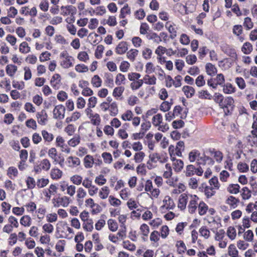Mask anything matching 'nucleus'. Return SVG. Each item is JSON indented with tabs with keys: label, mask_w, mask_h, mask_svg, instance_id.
Returning a JSON list of instances; mask_svg holds the SVG:
<instances>
[{
	"label": "nucleus",
	"mask_w": 257,
	"mask_h": 257,
	"mask_svg": "<svg viewBox=\"0 0 257 257\" xmlns=\"http://www.w3.org/2000/svg\"><path fill=\"white\" fill-rule=\"evenodd\" d=\"M60 65L64 69H68L73 66L74 58L70 56L67 51H63L60 54Z\"/></svg>",
	"instance_id": "obj_1"
},
{
	"label": "nucleus",
	"mask_w": 257,
	"mask_h": 257,
	"mask_svg": "<svg viewBox=\"0 0 257 257\" xmlns=\"http://www.w3.org/2000/svg\"><path fill=\"white\" fill-rule=\"evenodd\" d=\"M207 157L204 155H201L199 151L197 150H193L189 152L188 154V159L191 163L196 161L198 165H204L206 163Z\"/></svg>",
	"instance_id": "obj_2"
},
{
	"label": "nucleus",
	"mask_w": 257,
	"mask_h": 257,
	"mask_svg": "<svg viewBox=\"0 0 257 257\" xmlns=\"http://www.w3.org/2000/svg\"><path fill=\"white\" fill-rule=\"evenodd\" d=\"M175 204L173 199L169 196H165L160 207V211L163 213H166L169 210H173L175 208Z\"/></svg>",
	"instance_id": "obj_3"
},
{
	"label": "nucleus",
	"mask_w": 257,
	"mask_h": 257,
	"mask_svg": "<svg viewBox=\"0 0 257 257\" xmlns=\"http://www.w3.org/2000/svg\"><path fill=\"white\" fill-rule=\"evenodd\" d=\"M203 172V169L200 166L196 168L193 165H187L184 171L186 177H191L195 174L198 176H201Z\"/></svg>",
	"instance_id": "obj_4"
},
{
	"label": "nucleus",
	"mask_w": 257,
	"mask_h": 257,
	"mask_svg": "<svg viewBox=\"0 0 257 257\" xmlns=\"http://www.w3.org/2000/svg\"><path fill=\"white\" fill-rule=\"evenodd\" d=\"M199 197L196 195L190 194L188 200V209L190 213L193 214L195 212L198 206Z\"/></svg>",
	"instance_id": "obj_5"
},
{
	"label": "nucleus",
	"mask_w": 257,
	"mask_h": 257,
	"mask_svg": "<svg viewBox=\"0 0 257 257\" xmlns=\"http://www.w3.org/2000/svg\"><path fill=\"white\" fill-rule=\"evenodd\" d=\"M52 203L54 207L62 206L66 207L70 203V198L66 196L54 198L52 199Z\"/></svg>",
	"instance_id": "obj_6"
},
{
	"label": "nucleus",
	"mask_w": 257,
	"mask_h": 257,
	"mask_svg": "<svg viewBox=\"0 0 257 257\" xmlns=\"http://www.w3.org/2000/svg\"><path fill=\"white\" fill-rule=\"evenodd\" d=\"M145 191L147 192H150L152 197L154 198H158L160 191L158 188H153L152 182L150 180H148L145 185Z\"/></svg>",
	"instance_id": "obj_7"
},
{
	"label": "nucleus",
	"mask_w": 257,
	"mask_h": 257,
	"mask_svg": "<svg viewBox=\"0 0 257 257\" xmlns=\"http://www.w3.org/2000/svg\"><path fill=\"white\" fill-rule=\"evenodd\" d=\"M65 112V107L61 104L58 105L53 110V117L55 119H62L64 118Z\"/></svg>",
	"instance_id": "obj_8"
},
{
	"label": "nucleus",
	"mask_w": 257,
	"mask_h": 257,
	"mask_svg": "<svg viewBox=\"0 0 257 257\" xmlns=\"http://www.w3.org/2000/svg\"><path fill=\"white\" fill-rule=\"evenodd\" d=\"M200 191L204 192L205 195L207 198H210L214 196L216 193V190L212 186L207 185L206 184L203 183L201 187H199Z\"/></svg>",
	"instance_id": "obj_9"
},
{
	"label": "nucleus",
	"mask_w": 257,
	"mask_h": 257,
	"mask_svg": "<svg viewBox=\"0 0 257 257\" xmlns=\"http://www.w3.org/2000/svg\"><path fill=\"white\" fill-rule=\"evenodd\" d=\"M190 194L183 193L179 197L178 207L181 210H184L189 200Z\"/></svg>",
	"instance_id": "obj_10"
},
{
	"label": "nucleus",
	"mask_w": 257,
	"mask_h": 257,
	"mask_svg": "<svg viewBox=\"0 0 257 257\" xmlns=\"http://www.w3.org/2000/svg\"><path fill=\"white\" fill-rule=\"evenodd\" d=\"M36 118L38 123L40 125H46L48 122V114L46 111L42 109L36 113Z\"/></svg>",
	"instance_id": "obj_11"
},
{
	"label": "nucleus",
	"mask_w": 257,
	"mask_h": 257,
	"mask_svg": "<svg viewBox=\"0 0 257 257\" xmlns=\"http://www.w3.org/2000/svg\"><path fill=\"white\" fill-rule=\"evenodd\" d=\"M66 163L68 167L75 168L80 165L81 161L77 157L69 156L66 159Z\"/></svg>",
	"instance_id": "obj_12"
},
{
	"label": "nucleus",
	"mask_w": 257,
	"mask_h": 257,
	"mask_svg": "<svg viewBox=\"0 0 257 257\" xmlns=\"http://www.w3.org/2000/svg\"><path fill=\"white\" fill-rule=\"evenodd\" d=\"M57 187L55 185L51 184L50 185L48 189L44 190L43 194L46 197V201H49L51 199V195H54L57 193Z\"/></svg>",
	"instance_id": "obj_13"
},
{
	"label": "nucleus",
	"mask_w": 257,
	"mask_h": 257,
	"mask_svg": "<svg viewBox=\"0 0 257 257\" xmlns=\"http://www.w3.org/2000/svg\"><path fill=\"white\" fill-rule=\"evenodd\" d=\"M165 28L170 34V38L174 39L177 36V27L176 26L170 22H167L165 24Z\"/></svg>",
	"instance_id": "obj_14"
},
{
	"label": "nucleus",
	"mask_w": 257,
	"mask_h": 257,
	"mask_svg": "<svg viewBox=\"0 0 257 257\" xmlns=\"http://www.w3.org/2000/svg\"><path fill=\"white\" fill-rule=\"evenodd\" d=\"M210 155L214 158L218 163H220L223 159V154L219 151L215 149H210L209 150Z\"/></svg>",
	"instance_id": "obj_15"
},
{
	"label": "nucleus",
	"mask_w": 257,
	"mask_h": 257,
	"mask_svg": "<svg viewBox=\"0 0 257 257\" xmlns=\"http://www.w3.org/2000/svg\"><path fill=\"white\" fill-rule=\"evenodd\" d=\"M94 164V159L92 156L87 155L83 159V165L86 169H90Z\"/></svg>",
	"instance_id": "obj_16"
},
{
	"label": "nucleus",
	"mask_w": 257,
	"mask_h": 257,
	"mask_svg": "<svg viewBox=\"0 0 257 257\" xmlns=\"http://www.w3.org/2000/svg\"><path fill=\"white\" fill-rule=\"evenodd\" d=\"M127 49V43L126 42L122 41L116 46L115 48V52L119 55H121L125 53Z\"/></svg>",
	"instance_id": "obj_17"
},
{
	"label": "nucleus",
	"mask_w": 257,
	"mask_h": 257,
	"mask_svg": "<svg viewBox=\"0 0 257 257\" xmlns=\"http://www.w3.org/2000/svg\"><path fill=\"white\" fill-rule=\"evenodd\" d=\"M234 101L231 96L226 97L223 101L221 107L223 108L228 109L229 107L232 108L234 106Z\"/></svg>",
	"instance_id": "obj_18"
},
{
	"label": "nucleus",
	"mask_w": 257,
	"mask_h": 257,
	"mask_svg": "<svg viewBox=\"0 0 257 257\" xmlns=\"http://www.w3.org/2000/svg\"><path fill=\"white\" fill-rule=\"evenodd\" d=\"M171 159L173 161L174 170L177 172L181 171L183 168V162L181 160L176 159L175 158H173Z\"/></svg>",
	"instance_id": "obj_19"
},
{
	"label": "nucleus",
	"mask_w": 257,
	"mask_h": 257,
	"mask_svg": "<svg viewBox=\"0 0 257 257\" xmlns=\"http://www.w3.org/2000/svg\"><path fill=\"white\" fill-rule=\"evenodd\" d=\"M239 202V200L233 196H229L225 201L226 204L231 208H236Z\"/></svg>",
	"instance_id": "obj_20"
},
{
	"label": "nucleus",
	"mask_w": 257,
	"mask_h": 257,
	"mask_svg": "<svg viewBox=\"0 0 257 257\" xmlns=\"http://www.w3.org/2000/svg\"><path fill=\"white\" fill-rule=\"evenodd\" d=\"M63 172L58 168H53L50 173V176L53 180H59L62 176Z\"/></svg>",
	"instance_id": "obj_21"
},
{
	"label": "nucleus",
	"mask_w": 257,
	"mask_h": 257,
	"mask_svg": "<svg viewBox=\"0 0 257 257\" xmlns=\"http://www.w3.org/2000/svg\"><path fill=\"white\" fill-rule=\"evenodd\" d=\"M160 236L159 232L156 230L153 231L150 234V239L156 246L159 245L158 241L160 239Z\"/></svg>",
	"instance_id": "obj_22"
},
{
	"label": "nucleus",
	"mask_w": 257,
	"mask_h": 257,
	"mask_svg": "<svg viewBox=\"0 0 257 257\" xmlns=\"http://www.w3.org/2000/svg\"><path fill=\"white\" fill-rule=\"evenodd\" d=\"M146 37L148 40H152L155 43L157 44H159L162 41V39L161 38V36H159V35L154 32L147 34Z\"/></svg>",
	"instance_id": "obj_23"
},
{
	"label": "nucleus",
	"mask_w": 257,
	"mask_h": 257,
	"mask_svg": "<svg viewBox=\"0 0 257 257\" xmlns=\"http://www.w3.org/2000/svg\"><path fill=\"white\" fill-rule=\"evenodd\" d=\"M205 70L207 74L210 76H214L217 73L216 68L210 63H208L206 64Z\"/></svg>",
	"instance_id": "obj_24"
},
{
	"label": "nucleus",
	"mask_w": 257,
	"mask_h": 257,
	"mask_svg": "<svg viewBox=\"0 0 257 257\" xmlns=\"http://www.w3.org/2000/svg\"><path fill=\"white\" fill-rule=\"evenodd\" d=\"M182 91L187 98H191L195 93V89L190 86H184L182 88Z\"/></svg>",
	"instance_id": "obj_25"
},
{
	"label": "nucleus",
	"mask_w": 257,
	"mask_h": 257,
	"mask_svg": "<svg viewBox=\"0 0 257 257\" xmlns=\"http://www.w3.org/2000/svg\"><path fill=\"white\" fill-rule=\"evenodd\" d=\"M109 114L112 116H115L118 112L117 104L116 102L113 101L109 104Z\"/></svg>",
	"instance_id": "obj_26"
},
{
	"label": "nucleus",
	"mask_w": 257,
	"mask_h": 257,
	"mask_svg": "<svg viewBox=\"0 0 257 257\" xmlns=\"http://www.w3.org/2000/svg\"><path fill=\"white\" fill-rule=\"evenodd\" d=\"M87 195L86 192L85 190L82 187H79L78 188L77 190V201L79 203H82L83 202V200L84 198L86 197Z\"/></svg>",
	"instance_id": "obj_27"
},
{
	"label": "nucleus",
	"mask_w": 257,
	"mask_h": 257,
	"mask_svg": "<svg viewBox=\"0 0 257 257\" xmlns=\"http://www.w3.org/2000/svg\"><path fill=\"white\" fill-rule=\"evenodd\" d=\"M143 83H145L148 85H155L156 84L157 79L154 76H150L149 75H146L143 78Z\"/></svg>",
	"instance_id": "obj_28"
},
{
	"label": "nucleus",
	"mask_w": 257,
	"mask_h": 257,
	"mask_svg": "<svg viewBox=\"0 0 257 257\" xmlns=\"http://www.w3.org/2000/svg\"><path fill=\"white\" fill-rule=\"evenodd\" d=\"M208 209V205L203 201H200L198 204V210L200 215H205Z\"/></svg>",
	"instance_id": "obj_29"
},
{
	"label": "nucleus",
	"mask_w": 257,
	"mask_h": 257,
	"mask_svg": "<svg viewBox=\"0 0 257 257\" xmlns=\"http://www.w3.org/2000/svg\"><path fill=\"white\" fill-rule=\"evenodd\" d=\"M184 143L183 141H179L177 143L175 148V154L178 157L182 156V152L184 150Z\"/></svg>",
	"instance_id": "obj_30"
},
{
	"label": "nucleus",
	"mask_w": 257,
	"mask_h": 257,
	"mask_svg": "<svg viewBox=\"0 0 257 257\" xmlns=\"http://www.w3.org/2000/svg\"><path fill=\"white\" fill-rule=\"evenodd\" d=\"M140 230L141 234L144 236L143 237V240L146 241V239H145V237L147 238L150 232V228L149 226L147 224L144 223L141 225Z\"/></svg>",
	"instance_id": "obj_31"
},
{
	"label": "nucleus",
	"mask_w": 257,
	"mask_h": 257,
	"mask_svg": "<svg viewBox=\"0 0 257 257\" xmlns=\"http://www.w3.org/2000/svg\"><path fill=\"white\" fill-rule=\"evenodd\" d=\"M236 88L231 83H227L223 85V91L225 94H231L235 92Z\"/></svg>",
	"instance_id": "obj_32"
},
{
	"label": "nucleus",
	"mask_w": 257,
	"mask_h": 257,
	"mask_svg": "<svg viewBox=\"0 0 257 257\" xmlns=\"http://www.w3.org/2000/svg\"><path fill=\"white\" fill-rule=\"evenodd\" d=\"M240 192L243 200H248L251 196V191L247 187H243Z\"/></svg>",
	"instance_id": "obj_33"
},
{
	"label": "nucleus",
	"mask_w": 257,
	"mask_h": 257,
	"mask_svg": "<svg viewBox=\"0 0 257 257\" xmlns=\"http://www.w3.org/2000/svg\"><path fill=\"white\" fill-rule=\"evenodd\" d=\"M240 186L237 184H231L227 187V190L231 194H236L239 192Z\"/></svg>",
	"instance_id": "obj_34"
},
{
	"label": "nucleus",
	"mask_w": 257,
	"mask_h": 257,
	"mask_svg": "<svg viewBox=\"0 0 257 257\" xmlns=\"http://www.w3.org/2000/svg\"><path fill=\"white\" fill-rule=\"evenodd\" d=\"M41 134L45 142L50 143L54 140V135L46 130H42Z\"/></svg>",
	"instance_id": "obj_35"
},
{
	"label": "nucleus",
	"mask_w": 257,
	"mask_h": 257,
	"mask_svg": "<svg viewBox=\"0 0 257 257\" xmlns=\"http://www.w3.org/2000/svg\"><path fill=\"white\" fill-rule=\"evenodd\" d=\"M228 255L231 257H239L238 251L234 244H230L228 248Z\"/></svg>",
	"instance_id": "obj_36"
},
{
	"label": "nucleus",
	"mask_w": 257,
	"mask_h": 257,
	"mask_svg": "<svg viewBox=\"0 0 257 257\" xmlns=\"http://www.w3.org/2000/svg\"><path fill=\"white\" fill-rule=\"evenodd\" d=\"M176 246L177 248V252L179 254L184 253L187 248L185 244L182 240H178L176 242Z\"/></svg>",
	"instance_id": "obj_37"
},
{
	"label": "nucleus",
	"mask_w": 257,
	"mask_h": 257,
	"mask_svg": "<svg viewBox=\"0 0 257 257\" xmlns=\"http://www.w3.org/2000/svg\"><path fill=\"white\" fill-rule=\"evenodd\" d=\"M7 175L12 179H14L18 176V171L16 167H10L7 171Z\"/></svg>",
	"instance_id": "obj_38"
},
{
	"label": "nucleus",
	"mask_w": 257,
	"mask_h": 257,
	"mask_svg": "<svg viewBox=\"0 0 257 257\" xmlns=\"http://www.w3.org/2000/svg\"><path fill=\"white\" fill-rule=\"evenodd\" d=\"M162 121L163 116L160 113H158L153 117L152 123L155 126H159L162 123Z\"/></svg>",
	"instance_id": "obj_39"
},
{
	"label": "nucleus",
	"mask_w": 257,
	"mask_h": 257,
	"mask_svg": "<svg viewBox=\"0 0 257 257\" xmlns=\"http://www.w3.org/2000/svg\"><path fill=\"white\" fill-rule=\"evenodd\" d=\"M107 225L109 229L112 231L115 232L118 229V224L116 221L112 219H109L107 221Z\"/></svg>",
	"instance_id": "obj_40"
},
{
	"label": "nucleus",
	"mask_w": 257,
	"mask_h": 257,
	"mask_svg": "<svg viewBox=\"0 0 257 257\" xmlns=\"http://www.w3.org/2000/svg\"><path fill=\"white\" fill-rule=\"evenodd\" d=\"M19 51L23 54H27L30 52L31 48L26 42H23L20 45Z\"/></svg>",
	"instance_id": "obj_41"
},
{
	"label": "nucleus",
	"mask_w": 257,
	"mask_h": 257,
	"mask_svg": "<svg viewBox=\"0 0 257 257\" xmlns=\"http://www.w3.org/2000/svg\"><path fill=\"white\" fill-rule=\"evenodd\" d=\"M138 53L139 51L138 50L132 49L127 52L126 56L130 60L133 62L135 60L136 57L138 56Z\"/></svg>",
	"instance_id": "obj_42"
},
{
	"label": "nucleus",
	"mask_w": 257,
	"mask_h": 257,
	"mask_svg": "<svg viewBox=\"0 0 257 257\" xmlns=\"http://www.w3.org/2000/svg\"><path fill=\"white\" fill-rule=\"evenodd\" d=\"M6 71L8 75L13 77L17 71V67L14 65H8L6 67Z\"/></svg>",
	"instance_id": "obj_43"
},
{
	"label": "nucleus",
	"mask_w": 257,
	"mask_h": 257,
	"mask_svg": "<svg viewBox=\"0 0 257 257\" xmlns=\"http://www.w3.org/2000/svg\"><path fill=\"white\" fill-rule=\"evenodd\" d=\"M173 174L171 166L170 164L165 165V169L163 173V177L165 178H170Z\"/></svg>",
	"instance_id": "obj_44"
},
{
	"label": "nucleus",
	"mask_w": 257,
	"mask_h": 257,
	"mask_svg": "<svg viewBox=\"0 0 257 257\" xmlns=\"http://www.w3.org/2000/svg\"><path fill=\"white\" fill-rule=\"evenodd\" d=\"M252 46L249 42H245L243 44L241 50L245 54H249L252 51Z\"/></svg>",
	"instance_id": "obj_45"
},
{
	"label": "nucleus",
	"mask_w": 257,
	"mask_h": 257,
	"mask_svg": "<svg viewBox=\"0 0 257 257\" xmlns=\"http://www.w3.org/2000/svg\"><path fill=\"white\" fill-rule=\"evenodd\" d=\"M37 213V217L39 219H42L44 217V215L46 212V209L43 205H40L39 208L36 211Z\"/></svg>",
	"instance_id": "obj_46"
},
{
	"label": "nucleus",
	"mask_w": 257,
	"mask_h": 257,
	"mask_svg": "<svg viewBox=\"0 0 257 257\" xmlns=\"http://www.w3.org/2000/svg\"><path fill=\"white\" fill-rule=\"evenodd\" d=\"M32 219L29 215H24L20 219V223L24 226H30Z\"/></svg>",
	"instance_id": "obj_47"
},
{
	"label": "nucleus",
	"mask_w": 257,
	"mask_h": 257,
	"mask_svg": "<svg viewBox=\"0 0 257 257\" xmlns=\"http://www.w3.org/2000/svg\"><path fill=\"white\" fill-rule=\"evenodd\" d=\"M134 114L131 110H127L121 114V118L124 121H130L133 118Z\"/></svg>",
	"instance_id": "obj_48"
},
{
	"label": "nucleus",
	"mask_w": 257,
	"mask_h": 257,
	"mask_svg": "<svg viewBox=\"0 0 257 257\" xmlns=\"http://www.w3.org/2000/svg\"><path fill=\"white\" fill-rule=\"evenodd\" d=\"M71 182L76 185H79L82 183L83 178L79 175H74L70 178Z\"/></svg>",
	"instance_id": "obj_49"
},
{
	"label": "nucleus",
	"mask_w": 257,
	"mask_h": 257,
	"mask_svg": "<svg viewBox=\"0 0 257 257\" xmlns=\"http://www.w3.org/2000/svg\"><path fill=\"white\" fill-rule=\"evenodd\" d=\"M145 157V154L143 152H138L136 153L134 157V160L137 163L142 162Z\"/></svg>",
	"instance_id": "obj_50"
},
{
	"label": "nucleus",
	"mask_w": 257,
	"mask_h": 257,
	"mask_svg": "<svg viewBox=\"0 0 257 257\" xmlns=\"http://www.w3.org/2000/svg\"><path fill=\"white\" fill-rule=\"evenodd\" d=\"M243 26L245 27L246 30H249L251 29L253 27V23L252 20L249 17H246L244 19Z\"/></svg>",
	"instance_id": "obj_51"
},
{
	"label": "nucleus",
	"mask_w": 257,
	"mask_h": 257,
	"mask_svg": "<svg viewBox=\"0 0 257 257\" xmlns=\"http://www.w3.org/2000/svg\"><path fill=\"white\" fill-rule=\"evenodd\" d=\"M109 193V190L108 187L104 186L101 188L100 191L99 192V197L102 199H105L107 198Z\"/></svg>",
	"instance_id": "obj_52"
},
{
	"label": "nucleus",
	"mask_w": 257,
	"mask_h": 257,
	"mask_svg": "<svg viewBox=\"0 0 257 257\" xmlns=\"http://www.w3.org/2000/svg\"><path fill=\"white\" fill-rule=\"evenodd\" d=\"M91 83L94 87H99L101 85L102 80L98 75H94L91 79Z\"/></svg>",
	"instance_id": "obj_53"
},
{
	"label": "nucleus",
	"mask_w": 257,
	"mask_h": 257,
	"mask_svg": "<svg viewBox=\"0 0 257 257\" xmlns=\"http://www.w3.org/2000/svg\"><path fill=\"white\" fill-rule=\"evenodd\" d=\"M61 82V76L59 74H55L51 80V84L53 87H56Z\"/></svg>",
	"instance_id": "obj_54"
},
{
	"label": "nucleus",
	"mask_w": 257,
	"mask_h": 257,
	"mask_svg": "<svg viewBox=\"0 0 257 257\" xmlns=\"http://www.w3.org/2000/svg\"><path fill=\"white\" fill-rule=\"evenodd\" d=\"M200 235L204 237L205 239H207L210 236V231L205 226H202L199 230Z\"/></svg>",
	"instance_id": "obj_55"
},
{
	"label": "nucleus",
	"mask_w": 257,
	"mask_h": 257,
	"mask_svg": "<svg viewBox=\"0 0 257 257\" xmlns=\"http://www.w3.org/2000/svg\"><path fill=\"white\" fill-rule=\"evenodd\" d=\"M91 123L95 125H98L100 124L101 118L100 115L98 113H94L93 115L89 117Z\"/></svg>",
	"instance_id": "obj_56"
},
{
	"label": "nucleus",
	"mask_w": 257,
	"mask_h": 257,
	"mask_svg": "<svg viewBox=\"0 0 257 257\" xmlns=\"http://www.w3.org/2000/svg\"><path fill=\"white\" fill-rule=\"evenodd\" d=\"M209 186H212L215 190H218L220 187V184L217 177H214L209 181Z\"/></svg>",
	"instance_id": "obj_57"
},
{
	"label": "nucleus",
	"mask_w": 257,
	"mask_h": 257,
	"mask_svg": "<svg viewBox=\"0 0 257 257\" xmlns=\"http://www.w3.org/2000/svg\"><path fill=\"white\" fill-rule=\"evenodd\" d=\"M172 105V102H169L167 101H163L160 105V109L163 112H166L169 111Z\"/></svg>",
	"instance_id": "obj_58"
},
{
	"label": "nucleus",
	"mask_w": 257,
	"mask_h": 257,
	"mask_svg": "<svg viewBox=\"0 0 257 257\" xmlns=\"http://www.w3.org/2000/svg\"><path fill=\"white\" fill-rule=\"evenodd\" d=\"M48 154L49 157L54 160V162H58L57 158V152L55 148H50L48 151Z\"/></svg>",
	"instance_id": "obj_59"
},
{
	"label": "nucleus",
	"mask_w": 257,
	"mask_h": 257,
	"mask_svg": "<svg viewBox=\"0 0 257 257\" xmlns=\"http://www.w3.org/2000/svg\"><path fill=\"white\" fill-rule=\"evenodd\" d=\"M223 51L224 52V53L231 57H236L237 55L236 54L235 50L230 48L228 46H226V47L224 48V49H223Z\"/></svg>",
	"instance_id": "obj_60"
},
{
	"label": "nucleus",
	"mask_w": 257,
	"mask_h": 257,
	"mask_svg": "<svg viewBox=\"0 0 257 257\" xmlns=\"http://www.w3.org/2000/svg\"><path fill=\"white\" fill-rule=\"evenodd\" d=\"M235 82L238 87L240 89H244L246 87V84L244 80L240 77H237L235 78Z\"/></svg>",
	"instance_id": "obj_61"
},
{
	"label": "nucleus",
	"mask_w": 257,
	"mask_h": 257,
	"mask_svg": "<svg viewBox=\"0 0 257 257\" xmlns=\"http://www.w3.org/2000/svg\"><path fill=\"white\" fill-rule=\"evenodd\" d=\"M123 247L130 251H134L136 249V246L128 240L124 241L122 242Z\"/></svg>",
	"instance_id": "obj_62"
},
{
	"label": "nucleus",
	"mask_w": 257,
	"mask_h": 257,
	"mask_svg": "<svg viewBox=\"0 0 257 257\" xmlns=\"http://www.w3.org/2000/svg\"><path fill=\"white\" fill-rule=\"evenodd\" d=\"M227 234L228 237L231 240L235 239L236 236V232L235 229L232 226L228 228L227 230Z\"/></svg>",
	"instance_id": "obj_63"
},
{
	"label": "nucleus",
	"mask_w": 257,
	"mask_h": 257,
	"mask_svg": "<svg viewBox=\"0 0 257 257\" xmlns=\"http://www.w3.org/2000/svg\"><path fill=\"white\" fill-rule=\"evenodd\" d=\"M106 12L105 8L103 6H101L96 8L93 11L92 13L97 16H102Z\"/></svg>",
	"instance_id": "obj_64"
}]
</instances>
